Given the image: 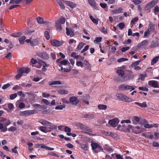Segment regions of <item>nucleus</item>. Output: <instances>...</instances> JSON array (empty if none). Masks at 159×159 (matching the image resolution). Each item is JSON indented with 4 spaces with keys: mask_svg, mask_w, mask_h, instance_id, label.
<instances>
[{
    "mask_svg": "<svg viewBox=\"0 0 159 159\" xmlns=\"http://www.w3.org/2000/svg\"><path fill=\"white\" fill-rule=\"evenodd\" d=\"M18 71V74L16 76V79L17 80L21 77L24 73H28L30 71V69L29 68L22 67L19 69Z\"/></svg>",
    "mask_w": 159,
    "mask_h": 159,
    "instance_id": "nucleus-1",
    "label": "nucleus"
},
{
    "mask_svg": "<svg viewBox=\"0 0 159 159\" xmlns=\"http://www.w3.org/2000/svg\"><path fill=\"white\" fill-rule=\"evenodd\" d=\"M116 96L119 100L123 101L124 102H130L132 101V99L122 93L117 94Z\"/></svg>",
    "mask_w": 159,
    "mask_h": 159,
    "instance_id": "nucleus-2",
    "label": "nucleus"
},
{
    "mask_svg": "<svg viewBox=\"0 0 159 159\" xmlns=\"http://www.w3.org/2000/svg\"><path fill=\"white\" fill-rule=\"evenodd\" d=\"M92 149L95 152L97 153L102 150V148L100 144L96 143L93 142L91 143Z\"/></svg>",
    "mask_w": 159,
    "mask_h": 159,
    "instance_id": "nucleus-3",
    "label": "nucleus"
},
{
    "mask_svg": "<svg viewBox=\"0 0 159 159\" xmlns=\"http://www.w3.org/2000/svg\"><path fill=\"white\" fill-rule=\"evenodd\" d=\"M76 126L79 129L86 130L90 132H92V129H90L89 127L82 124L80 123H77Z\"/></svg>",
    "mask_w": 159,
    "mask_h": 159,
    "instance_id": "nucleus-4",
    "label": "nucleus"
},
{
    "mask_svg": "<svg viewBox=\"0 0 159 159\" xmlns=\"http://www.w3.org/2000/svg\"><path fill=\"white\" fill-rule=\"evenodd\" d=\"M135 86H131L129 85L125 86L124 84H121L119 86L118 89L121 91H125L129 89H131L130 91L134 90Z\"/></svg>",
    "mask_w": 159,
    "mask_h": 159,
    "instance_id": "nucleus-5",
    "label": "nucleus"
},
{
    "mask_svg": "<svg viewBox=\"0 0 159 159\" xmlns=\"http://www.w3.org/2000/svg\"><path fill=\"white\" fill-rule=\"evenodd\" d=\"M37 112V111L36 110H29L25 111H21L20 115H23L25 116H28L30 115H33Z\"/></svg>",
    "mask_w": 159,
    "mask_h": 159,
    "instance_id": "nucleus-6",
    "label": "nucleus"
},
{
    "mask_svg": "<svg viewBox=\"0 0 159 159\" xmlns=\"http://www.w3.org/2000/svg\"><path fill=\"white\" fill-rule=\"evenodd\" d=\"M134 77V75L132 71H129V73L126 75L124 77L125 81L133 79Z\"/></svg>",
    "mask_w": 159,
    "mask_h": 159,
    "instance_id": "nucleus-7",
    "label": "nucleus"
},
{
    "mask_svg": "<svg viewBox=\"0 0 159 159\" xmlns=\"http://www.w3.org/2000/svg\"><path fill=\"white\" fill-rule=\"evenodd\" d=\"M144 129V128L139 126L134 127L133 129V132L136 134H139L142 133Z\"/></svg>",
    "mask_w": 159,
    "mask_h": 159,
    "instance_id": "nucleus-8",
    "label": "nucleus"
},
{
    "mask_svg": "<svg viewBox=\"0 0 159 159\" xmlns=\"http://www.w3.org/2000/svg\"><path fill=\"white\" fill-rule=\"evenodd\" d=\"M119 122V119L117 118H114L112 120H110L108 121V124L113 127H115L116 124H118Z\"/></svg>",
    "mask_w": 159,
    "mask_h": 159,
    "instance_id": "nucleus-9",
    "label": "nucleus"
},
{
    "mask_svg": "<svg viewBox=\"0 0 159 159\" xmlns=\"http://www.w3.org/2000/svg\"><path fill=\"white\" fill-rule=\"evenodd\" d=\"M51 43L52 45L54 47H59L62 44L61 42L59 41L53 39L51 41Z\"/></svg>",
    "mask_w": 159,
    "mask_h": 159,
    "instance_id": "nucleus-10",
    "label": "nucleus"
},
{
    "mask_svg": "<svg viewBox=\"0 0 159 159\" xmlns=\"http://www.w3.org/2000/svg\"><path fill=\"white\" fill-rule=\"evenodd\" d=\"M38 55L41 58L44 59H48L49 58V55L45 52L39 53L38 54Z\"/></svg>",
    "mask_w": 159,
    "mask_h": 159,
    "instance_id": "nucleus-11",
    "label": "nucleus"
},
{
    "mask_svg": "<svg viewBox=\"0 0 159 159\" xmlns=\"http://www.w3.org/2000/svg\"><path fill=\"white\" fill-rule=\"evenodd\" d=\"M66 34L68 36L70 35V37H72L75 36V34L72 29L69 28L68 27L66 28Z\"/></svg>",
    "mask_w": 159,
    "mask_h": 159,
    "instance_id": "nucleus-12",
    "label": "nucleus"
},
{
    "mask_svg": "<svg viewBox=\"0 0 159 159\" xmlns=\"http://www.w3.org/2000/svg\"><path fill=\"white\" fill-rule=\"evenodd\" d=\"M148 84L150 86L154 87V88L159 87L158 86V84L157 81L155 80L149 81L148 82Z\"/></svg>",
    "mask_w": 159,
    "mask_h": 159,
    "instance_id": "nucleus-13",
    "label": "nucleus"
},
{
    "mask_svg": "<svg viewBox=\"0 0 159 159\" xmlns=\"http://www.w3.org/2000/svg\"><path fill=\"white\" fill-rule=\"evenodd\" d=\"M142 135L145 137L150 139H152L153 138V135L152 133L150 132H147L145 133H143Z\"/></svg>",
    "mask_w": 159,
    "mask_h": 159,
    "instance_id": "nucleus-14",
    "label": "nucleus"
},
{
    "mask_svg": "<svg viewBox=\"0 0 159 159\" xmlns=\"http://www.w3.org/2000/svg\"><path fill=\"white\" fill-rule=\"evenodd\" d=\"M64 2L66 5L72 8L75 7L76 6V4L71 1H65Z\"/></svg>",
    "mask_w": 159,
    "mask_h": 159,
    "instance_id": "nucleus-15",
    "label": "nucleus"
},
{
    "mask_svg": "<svg viewBox=\"0 0 159 159\" xmlns=\"http://www.w3.org/2000/svg\"><path fill=\"white\" fill-rule=\"evenodd\" d=\"M39 122L42 125L45 126H51L52 124L51 123L43 119L40 120Z\"/></svg>",
    "mask_w": 159,
    "mask_h": 159,
    "instance_id": "nucleus-16",
    "label": "nucleus"
},
{
    "mask_svg": "<svg viewBox=\"0 0 159 159\" xmlns=\"http://www.w3.org/2000/svg\"><path fill=\"white\" fill-rule=\"evenodd\" d=\"M123 10L122 7H119L118 9H115L112 11L111 13L113 14H116L120 13Z\"/></svg>",
    "mask_w": 159,
    "mask_h": 159,
    "instance_id": "nucleus-17",
    "label": "nucleus"
},
{
    "mask_svg": "<svg viewBox=\"0 0 159 159\" xmlns=\"http://www.w3.org/2000/svg\"><path fill=\"white\" fill-rule=\"evenodd\" d=\"M157 0H152L147 4V7L148 6H150V7L152 8L157 3Z\"/></svg>",
    "mask_w": 159,
    "mask_h": 159,
    "instance_id": "nucleus-18",
    "label": "nucleus"
},
{
    "mask_svg": "<svg viewBox=\"0 0 159 159\" xmlns=\"http://www.w3.org/2000/svg\"><path fill=\"white\" fill-rule=\"evenodd\" d=\"M117 75L120 77L122 78L124 76L125 73L124 71L121 69H117L116 71Z\"/></svg>",
    "mask_w": 159,
    "mask_h": 159,
    "instance_id": "nucleus-19",
    "label": "nucleus"
},
{
    "mask_svg": "<svg viewBox=\"0 0 159 159\" xmlns=\"http://www.w3.org/2000/svg\"><path fill=\"white\" fill-rule=\"evenodd\" d=\"M134 103L141 107H146L147 106V103L146 102H143L142 103L135 102Z\"/></svg>",
    "mask_w": 159,
    "mask_h": 159,
    "instance_id": "nucleus-20",
    "label": "nucleus"
},
{
    "mask_svg": "<svg viewBox=\"0 0 159 159\" xmlns=\"http://www.w3.org/2000/svg\"><path fill=\"white\" fill-rule=\"evenodd\" d=\"M148 43V41L147 40H143L142 42L138 44V46L141 47L142 46H146Z\"/></svg>",
    "mask_w": 159,
    "mask_h": 159,
    "instance_id": "nucleus-21",
    "label": "nucleus"
},
{
    "mask_svg": "<svg viewBox=\"0 0 159 159\" xmlns=\"http://www.w3.org/2000/svg\"><path fill=\"white\" fill-rule=\"evenodd\" d=\"M57 2L59 4L60 7L62 9H65V6L63 4L62 0H56Z\"/></svg>",
    "mask_w": 159,
    "mask_h": 159,
    "instance_id": "nucleus-22",
    "label": "nucleus"
},
{
    "mask_svg": "<svg viewBox=\"0 0 159 159\" xmlns=\"http://www.w3.org/2000/svg\"><path fill=\"white\" fill-rule=\"evenodd\" d=\"M98 108L100 110H105L107 108V105L103 104H99L98 106Z\"/></svg>",
    "mask_w": 159,
    "mask_h": 159,
    "instance_id": "nucleus-23",
    "label": "nucleus"
},
{
    "mask_svg": "<svg viewBox=\"0 0 159 159\" xmlns=\"http://www.w3.org/2000/svg\"><path fill=\"white\" fill-rule=\"evenodd\" d=\"M159 59V56H156L153 58L151 63V65H153L156 63L158 61Z\"/></svg>",
    "mask_w": 159,
    "mask_h": 159,
    "instance_id": "nucleus-24",
    "label": "nucleus"
},
{
    "mask_svg": "<svg viewBox=\"0 0 159 159\" xmlns=\"http://www.w3.org/2000/svg\"><path fill=\"white\" fill-rule=\"evenodd\" d=\"M11 124V121L9 120H8L7 122L5 123L4 124V125L5 126V128H4V129L2 130V132H6L7 130V126L10 125Z\"/></svg>",
    "mask_w": 159,
    "mask_h": 159,
    "instance_id": "nucleus-25",
    "label": "nucleus"
},
{
    "mask_svg": "<svg viewBox=\"0 0 159 159\" xmlns=\"http://www.w3.org/2000/svg\"><path fill=\"white\" fill-rule=\"evenodd\" d=\"M148 30L150 32L154 31V25L151 23L149 24L148 28Z\"/></svg>",
    "mask_w": 159,
    "mask_h": 159,
    "instance_id": "nucleus-26",
    "label": "nucleus"
},
{
    "mask_svg": "<svg viewBox=\"0 0 159 159\" xmlns=\"http://www.w3.org/2000/svg\"><path fill=\"white\" fill-rule=\"evenodd\" d=\"M89 3L91 6L95 7L96 6L97 4L94 0H88Z\"/></svg>",
    "mask_w": 159,
    "mask_h": 159,
    "instance_id": "nucleus-27",
    "label": "nucleus"
},
{
    "mask_svg": "<svg viewBox=\"0 0 159 159\" xmlns=\"http://www.w3.org/2000/svg\"><path fill=\"white\" fill-rule=\"evenodd\" d=\"M50 85H53L55 84H61V83L59 80L53 81L50 82L49 84Z\"/></svg>",
    "mask_w": 159,
    "mask_h": 159,
    "instance_id": "nucleus-28",
    "label": "nucleus"
},
{
    "mask_svg": "<svg viewBox=\"0 0 159 159\" xmlns=\"http://www.w3.org/2000/svg\"><path fill=\"white\" fill-rule=\"evenodd\" d=\"M26 37L24 36H21L19 38V40L21 44H24V41Z\"/></svg>",
    "mask_w": 159,
    "mask_h": 159,
    "instance_id": "nucleus-29",
    "label": "nucleus"
},
{
    "mask_svg": "<svg viewBox=\"0 0 159 159\" xmlns=\"http://www.w3.org/2000/svg\"><path fill=\"white\" fill-rule=\"evenodd\" d=\"M56 26L57 29L59 30H62V28L61 26V24H60L59 21H57L56 23Z\"/></svg>",
    "mask_w": 159,
    "mask_h": 159,
    "instance_id": "nucleus-30",
    "label": "nucleus"
},
{
    "mask_svg": "<svg viewBox=\"0 0 159 159\" xmlns=\"http://www.w3.org/2000/svg\"><path fill=\"white\" fill-rule=\"evenodd\" d=\"M38 40L36 39L33 40L30 42V45L32 46H35L38 45L39 43Z\"/></svg>",
    "mask_w": 159,
    "mask_h": 159,
    "instance_id": "nucleus-31",
    "label": "nucleus"
},
{
    "mask_svg": "<svg viewBox=\"0 0 159 159\" xmlns=\"http://www.w3.org/2000/svg\"><path fill=\"white\" fill-rule=\"evenodd\" d=\"M39 129L42 132L46 133L47 132L49 131H47V127L44 126H42L39 127Z\"/></svg>",
    "mask_w": 159,
    "mask_h": 159,
    "instance_id": "nucleus-32",
    "label": "nucleus"
},
{
    "mask_svg": "<svg viewBox=\"0 0 159 159\" xmlns=\"http://www.w3.org/2000/svg\"><path fill=\"white\" fill-rule=\"evenodd\" d=\"M22 34L20 32H18L16 33H12L11 34V35L13 37H17L21 35Z\"/></svg>",
    "mask_w": 159,
    "mask_h": 159,
    "instance_id": "nucleus-33",
    "label": "nucleus"
},
{
    "mask_svg": "<svg viewBox=\"0 0 159 159\" xmlns=\"http://www.w3.org/2000/svg\"><path fill=\"white\" fill-rule=\"evenodd\" d=\"M84 118H91L93 119L94 117V115L93 114H87L84 115L83 117Z\"/></svg>",
    "mask_w": 159,
    "mask_h": 159,
    "instance_id": "nucleus-34",
    "label": "nucleus"
},
{
    "mask_svg": "<svg viewBox=\"0 0 159 159\" xmlns=\"http://www.w3.org/2000/svg\"><path fill=\"white\" fill-rule=\"evenodd\" d=\"M65 107V106L64 105H60L57 106L55 108V109L56 110H62Z\"/></svg>",
    "mask_w": 159,
    "mask_h": 159,
    "instance_id": "nucleus-35",
    "label": "nucleus"
},
{
    "mask_svg": "<svg viewBox=\"0 0 159 159\" xmlns=\"http://www.w3.org/2000/svg\"><path fill=\"white\" fill-rule=\"evenodd\" d=\"M59 93L61 94H67L68 93V92L64 89H60L58 91Z\"/></svg>",
    "mask_w": 159,
    "mask_h": 159,
    "instance_id": "nucleus-36",
    "label": "nucleus"
},
{
    "mask_svg": "<svg viewBox=\"0 0 159 159\" xmlns=\"http://www.w3.org/2000/svg\"><path fill=\"white\" fill-rule=\"evenodd\" d=\"M77 97L73 96L70 98L69 100L70 102H72V103H74L73 102L75 101H76L77 100Z\"/></svg>",
    "mask_w": 159,
    "mask_h": 159,
    "instance_id": "nucleus-37",
    "label": "nucleus"
},
{
    "mask_svg": "<svg viewBox=\"0 0 159 159\" xmlns=\"http://www.w3.org/2000/svg\"><path fill=\"white\" fill-rule=\"evenodd\" d=\"M84 64L85 67L88 69H89L91 68V65L87 61H84Z\"/></svg>",
    "mask_w": 159,
    "mask_h": 159,
    "instance_id": "nucleus-38",
    "label": "nucleus"
},
{
    "mask_svg": "<svg viewBox=\"0 0 159 159\" xmlns=\"http://www.w3.org/2000/svg\"><path fill=\"white\" fill-rule=\"evenodd\" d=\"M11 84H12L11 83H7V84H4L3 86L2 87V89L3 90L6 89H7V88H9L11 86Z\"/></svg>",
    "mask_w": 159,
    "mask_h": 159,
    "instance_id": "nucleus-39",
    "label": "nucleus"
},
{
    "mask_svg": "<svg viewBox=\"0 0 159 159\" xmlns=\"http://www.w3.org/2000/svg\"><path fill=\"white\" fill-rule=\"evenodd\" d=\"M84 45L85 43H84L81 42L80 43L77 47V49L78 50L81 49Z\"/></svg>",
    "mask_w": 159,
    "mask_h": 159,
    "instance_id": "nucleus-40",
    "label": "nucleus"
},
{
    "mask_svg": "<svg viewBox=\"0 0 159 159\" xmlns=\"http://www.w3.org/2000/svg\"><path fill=\"white\" fill-rule=\"evenodd\" d=\"M37 22L40 24H43V19L40 17H38L36 18Z\"/></svg>",
    "mask_w": 159,
    "mask_h": 159,
    "instance_id": "nucleus-41",
    "label": "nucleus"
},
{
    "mask_svg": "<svg viewBox=\"0 0 159 159\" xmlns=\"http://www.w3.org/2000/svg\"><path fill=\"white\" fill-rule=\"evenodd\" d=\"M128 59L127 58L122 57L118 59L117 60V61L119 63H120L122 62L128 61Z\"/></svg>",
    "mask_w": 159,
    "mask_h": 159,
    "instance_id": "nucleus-42",
    "label": "nucleus"
},
{
    "mask_svg": "<svg viewBox=\"0 0 159 159\" xmlns=\"http://www.w3.org/2000/svg\"><path fill=\"white\" fill-rule=\"evenodd\" d=\"M138 18L137 17H135L134 18H133L131 20V24L132 25H133L136 22L138 21Z\"/></svg>",
    "mask_w": 159,
    "mask_h": 159,
    "instance_id": "nucleus-43",
    "label": "nucleus"
},
{
    "mask_svg": "<svg viewBox=\"0 0 159 159\" xmlns=\"http://www.w3.org/2000/svg\"><path fill=\"white\" fill-rule=\"evenodd\" d=\"M158 46V43L157 42H156L154 41H152L150 47L151 48H153L156 47Z\"/></svg>",
    "mask_w": 159,
    "mask_h": 159,
    "instance_id": "nucleus-44",
    "label": "nucleus"
},
{
    "mask_svg": "<svg viewBox=\"0 0 159 159\" xmlns=\"http://www.w3.org/2000/svg\"><path fill=\"white\" fill-rule=\"evenodd\" d=\"M44 36L46 38L47 40H48L50 38V36L48 31H45L44 32Z\"/></svg>",
    "mask_w": 159,
    "mask_h": 159,
    "instance_id": "nucleus-45",
    "label": "nucleus"
},
{
    "mask_svg": "<svg viewBox=\"0 0 159 159\" xmlns=\"http://www.w3.org/2000/svg\"><path fill=\"white\" fill-rule=\"evenodd\" d=\"M17 96V94L16 93L11 94L10 96V99L11 100H13L16 98Z\"/></svg>",
    "mask_w": 159,
    "mask_h": 159,
    "instance_id": "nucleus-46",
    "label": "nucleus"
},
{
    "mask_svg": "<svg viewBox=\"0 0 159 159\" xmlns=\"http://www.w3.org/2000/svg\"><path fill=\"white\" fill-rule=\"evenodd\" d=\"M102 39V38L100 37H97L95 38V39L94 40V42L95 43H98L99 42H100L101 41Z\"/></svg>",
    "mask_w": 159,
    "mask_h": 159,
    "instance_id": "nucleus-47",
    "label": "nucleus"
},
{
    "mask_svg": "<svg viewBox=\"0 0 159 159\" xmlns=\"http://www.w3.org/2000/svg\"><path fill=\"white\" fill-rule=\"evenodd\" d=\"M81 148L84 150H87L88 149V145L87 144H81Z\"/></svg>",
    "mask_w": 159,
    "mask_h": 159,
    "instance_id": "nucleus-48",
    "label": "nucleus"
},
{
    "mask_svg": "<svg viewBox=\"0 0 159 159\" xmlns=\"http://www.w3.org/2000/svg\"><path fill=\"white\" fill-rule=\"evenodd\" d=\"M42 101L45 104L47 105H50V103L47 99H43L42 100Z\"/></svg>",
    "mask_w": 159,
    "mask_h": 159,
    "instance_id": "nucleus-49",
    "label": "nucleus"
},
{
    "mask_svg": "<svg viewBox=\"0 0 159 159\" xmlns=\"http://www.w3.org/2000/svg\"><path fill=\"white\" fill-rule=\"evenodd\" d=\"M141 61V60H139L138 61H135L132 64V66H135L138 65Z\"/></svg>",
    "mask_w": 159,
    "mask_h": 159,
    "instance_id": "nucleus-50",
    "label": "nucleus"
},
{
    "mask_svg": "<svg viewBox=\"0 0 159 159\" xmlns=\"http://www.w3.org/2000/svg\"><path fill=\"white\" fill-rule=\"evenodd\" d=\"M17 130V128L15 127L11 126L8 128L9 131H14Z\"/></svg>",
    "mask_w": 159,
    "mask_h": 159,
    "instance_id": "nucleus-51",
    "label": "nucleus"
},
{
    "mask_svg": "<svg viewBox=\"0 0 159 159\" xmlns=\"http://www.w3.org/2000/svg\"><path fill=\"white\" fill-rule=\"evenodd\" d=\"M66 21V19L65 18H60L57 21H59L60 24H64L65 23Z\"/></svg>",
    "mask_w": 159,
    "mask_h": 159,
    "instance_id": "nucleus-52",
    "label": "nucleus"
},
{
    "mask_svg": "<svg viewBox=\"0 0 159 159\" xmlns=\"http://www.w3.org/2000/svg\"><path fill=\"white\" fill-rule=\"evenodd\" d=\"M76 65L78 66H81V67H83V65L81 61H77Z\"/></svg>",
    "mask_w": 159,
    "mask_h": 159,
    "instance_id": "nucleus-53",
    "label": "nucleus"
},
{
    "mask_svg": "<svg viewBox=\"0 0 159 159\" xmlns=\"http://www.w3.org/2000/svg\"><path fill=\"white\" fill-rule=\"evenodd\" d=\"M144 127L145 128H149L153 127V126L152 124L150 125L148 124H146L144 125Z\"/></svg>",
    "mask_w": 159,
    "mask_h": 159,
    "instance_id": "nucleus-54",
    "label": "nucleus"
},
{
    "mask_svg": "<svg viewBox=\"0 0 159 159\" xmlns=\"http://www.w3.org/2000/svg\"><path fill=\"white\" fill-rule=\"evenodd\" d=\"M119 27L121 30H122L125 26V24L123 22H121L118 24Z\"/></svg>",
    "mask_w": 159,
    "mask_h": 159,
    "instance_id": "nucleus-55",
    "label": "nucleus"
},
{
    "mask_svg": "<svg viewBox=\"0 0 159 159\" xmlns=\"http://www.w3.org/2000/svg\"><path fill=\"white\" fill-rule=\"evenodd\" d=\"M134 4L138 5L140 4L142 1L140 0H133L132 1Z\"/></svg>",
    "mask_w": 159,
    "mask_h": 159,
    "instance_id": "nucleus-56",
    "label": "nucleus"
},
{
    "mask_svg": "<svg viewBox=\"0 0 159 159\" xmlns=\"http://www.w3.org/2000/svg\"><path fill=\"white\" fill-rule=\"evenodd\" d=\"M100 31L104 34H106L107 33V30L103 27L101 29Z\"/></svg>",
    "mask_w": 159,
    "mask_h": 159,
    "instance_id": "nucleus-57",
    "label": "nucleus"
},
{
    "mask_svg": "<svg viewBox=\"0 0 159 159\" xmlns=\"http://www.w3.org/2000/svg\"><path fill=\"white\" fill-rule=\"evenodd\" d=\"M150 32L147 30L144 33V35L143 36V38H145L147 37L150 35Z\"/></svg>",
    "mask_w": 159,
    "mask_h": 159,
    "instance_id": "nucleus-58",
    "label": "nucleus"
},
{
    "mask_svg": "<svg viewBox=\"0 0 159 159\" xmlns=\"http://www.w3.org/2000/svg\"><path fill=\"white\" fill-rule=\"evenodd\" d=\"M139 89L140 90L145 91H148V90L147 88L143 87H139Z\"/></svg>",
    "mask_w": 159,
    "mask_h": 159,
    "instance_id": "nucleus-59",
    "label": "nucleus"
},
{
    "mask_svg": "<svg viewBox=\"0 0 159 159\" xmlns=\"http://www.w3.org/2000/svg\"><path fill=\"white\" fill-rule=\"evenodd\" d=\"M89 48V46L88 45H87L85 46L84 48L82 50L81 52V53H83L84 52L86 51L87 50H88Z\"/></svg>",
    "mask_w": 159,
    "mask_h": 159,
    "instance_id": "nucleus-60",
    "label": "nucleus"
},
{
    "mask_svg": "<svg viewBox=\"0 0 159 159\" xmlns=\"http://www.w3.org/2000/svg\"><path fill=\"white\" fill-rule=\"evenodd\" d=\"M100 5L103 8H105L107 7V5L106 3H100Z\"/></svg>",
    "mask_w": 159,
    "mask_h": 159,
    "instance_id": "nucleus-61",
    "label": "nucleus"
},
{
    "mask_svg": "<svg viewBox=\"0 0 159 159\" xmlns=\"http://www.w3.org/2000/svg\"><path fill=\"white\" fill-rule=\"evenodd\" d=\"M20 6L19 5H13L10 7L9 8V10H11L14 8H16Z\"/></svg>",
    "mask_w": 159,
    "mask_h": 159,
    "instance_id": "nucleus-62",
    "label": "nucleus"
},
{
    "mask_svg": "<svg viewBox=\"0 0 159 159\" xmlns=\"http://www.w3.org/2000/svg\"><path fill=\"white\" fill-rule=\"evenodd\" d=\"M71 56L75 58H78L79 57V55H77L76 53L74 52H73L71 54Z\"/></svg>",
    "mask_w": 159,
    "mask_h": 159,
    "instance_id": "nucleus-63",
    "label": "nucleus"
},
{
    "mask_svg": "<svg viewBox=\"0 0 159 159\" xmlns=\"http://www.w3.org/2000/svg\"><path fill=\"white\" fill-rule=\"evenodd\" d=\"M154 10L155 14H157L156 12L159 11V7L158 6H156L154 7Z\"/></svg>",
    "mask_w": 159,
    "mask_h": 159,
    "instance_id": "nucleus-64",
    "label": "nucleus"
}]
</instances>
